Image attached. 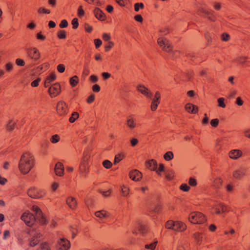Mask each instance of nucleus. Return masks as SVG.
<instances>
[{
	"label": "nucleus",
	"mask_w": 250,
	"mask_h": 250,
	"mask_svg": "<svg viewBox=\"0 0 250 250\" xmlns=\"http://www.w3.org/2000/svg\"><path fill=\"white\" fill-rule=\"evenodd\" d=\"M34 165L33 156L30 153H23L19 163V168L23 174H27Z\"/></svg>",
	"instance_id": "1"
},
{
	"label": "nucleus",
	"mask_w": 250,
	"mask_h": 250,
	"mask_svg": "<svg viewBox=\"0 0 250 250\" xmlns=\"http://www.w3.org/2000/svg\"><path fill=\"white\" fill-rule=\"evenodd\" d=\"M166 227L175 231H182L186 229V225L182 222L169 220L166 223Z\"/></svg>",
	"instance_id": "2"
},
{
	"label": "nucleus",
	"mask_w": 250,
	"mask_h": 250,
	"mask_svg": "<svg viewBox=\"0 0 250 250\" xmlns=\"http://www.w3.org/2000/svg\"><path fill=\"white\" fill-rule=\"evenodd\" d=\"M188 219L192 223L199 224H202L206 221L204 215L199 212H194L190 213Z\"/></svg>",
	"instance_id": "3"
},
{
	"label": "nucleus",
	"mask_w": 250,
	"mask_h": 250,
	"mask_svg": "<svg viewBox=\"0 0 250 250\" xmlns=\"http://www.w3.org/2000/svg\"><path fill=\"white\" fill-rule=\"evenodd\" d=\"M30 236V246L34 247L40 241V233L36 230L32 229L28 232Z\"/></svg>",
	"instance_id": "4"
},
{
	"label": "nucleus",
	"mask_w": 250,
	"mask_h": 250,
	"mask_svg": "<svg viewBox=\"0 0 250 250\" xmlns=\"http://www.w3.org/2000/svg\"><path fill=\"white\" fill-rule=\"evenodd\" d=\"M36 217L29 211L24 212L21 216V219L28 226L33 225L36 221Z\"/></svg>",
	"instance_id": "5"
},
{
	"label": "nucleus",
	"mask_w": 250,
	"mask_h": 250,
	"mask_svg": "<svg viewBox=\"0 0 250 250\" xmlns=\"http://www.w3.org/2000/svg\"><path fill=\"white\" fill-rule=\"evenodd\" d=\"M28 195L33 198H39L42 197L45 193L44 191L38 190L34 187L29 188L27 192Z\"/></svg>",
	"instance_id": "6"
},
{
	"label": "nucleus",
	"mask_w": 250,
	"mask_h": 250,
	"mask_svg": "<svg viewBox=\"0 0 250 250\" xmlns=\"http://www.w3.org/2000/svg\"><path fill=\"white\" fill-rule=\"evenodd\" d=\"M32 210L35 212L36 219L39 220L40 223L42 224H45L46 220L40 208L37 206H34L32 207Z\"/></svg>",
	"instance_id": "7"
},
{
	"label": "nucleus",
	"mask_w": 250,
	"mask_h": 250,
	"mask_svg": "<svg viewBox=\"0 0 250 250\" xmlns=\"http://www.w3.org/2000/svg\"><path fill=\"white\" fill-rule=\"evenodd\" d=\"M67 105L63 101H60L57 104V113L61 116L65 115L67 113Z\"/></svg>",
	"instance_id": "8"
},
{
	"label": "nucleus",
	"mask_w": 250,
	"mask_h": 250,
	"mask_svg": "<svg viewBox=\"0 0 250 250\" xmlns=\"http://www.w3.org/2000/svg\"><path fill=\"white\" fill-rule=\"evenodd\" d=\"M157 42L159 46L165 51L169 52L171 51V45L167 39L160 38L158 39Z\"/></svg>",
	"instance_id": "9"
},
{
	"label": "nucleus",
	"mask_w": 250,
	"mask_h": 250,
	"mask_svg": "<svg viewBox=\"0 0 250 250\" xmlns=\"http://www.w3.org/2000/svg\"><path fill=\"white\" fill-rule=\"evenodd\" d=\"M48 92L51 97H56L61 92V86L58 83L53 84L49 87Z\"/></svg>",
	"instance_id": "10"
},
{
	"label": "nucleus",
	"mask_w": 250,
	"mask_h": 250,
	"mask_svg": "<svg viewBox=\"0 0 250 250\" xmlns=\"http://www.w3.org/2000/svg\"><path fill=\"white\" fill-rule=\"evenodd\" d=\"M95 215L96 217L99 218L98 221L102 223H104V219L109 217L108 213L104 209L96 211L95 212Z\"/></svg>",
	"instance_id": "11"
},
{
	"label": "nucleus",
	"mask_w": 250,
	"mask_h": 250,
	"mask_svg": "<svg viewBox=\"0 0 250 250\" xmlns=\"http://www.w3.org/2000/svg\"><path fill=\"white\" fill-rule=\"evenodd\" d=\"M27 51L29 57L35 61H37L40 58V53L37 48L34 47L28 48Z\"/></svg>",
	"instance_id": "12"
},
{
	"label": "nucleus",
	"mask_w": 250,
	"mask_h": 250,
	"mask_svg": "<svg viewBox=\"0 0 250 250\" xmlns=\"http://www.w3.org/2000/svg\"><path fill=\"white\" fill-rule=\"evenodd\" d=\"M246 168L244 167H240L236 169L233 173V176L234 178L237 179H241L245 174Z\"/></svg>",
	"instance_id": "13"
},
{
	"label": "nucleus",
	"mask_w": 250,
	"mask_h": 250,
	"mask_svg": "<svg viewBox=\"0 0 250 250\" xmlns=\"http://www.w3.org/2000/svg\"><path fill=\"white\" fill-rule=\"evenodd\" d=\"M129 177L134 181H139L142 177L141 172L136 169L132 170L129 172Z\"/></svg>",
	"instance_id": "14"
},
{
	"label": "nucleus",
	"mask_w": 250,
	"mask_h": 250,
	"mask_svg": "<svg viewBox=\"0 0 250 250\" xmlns=\"http://www.w3.org/2000/svg\"><path fill=\"white\" fill-rule=\"evenodd\" d=\"M60 249L62 250H67L70 247V242L65 238H61L58 242Z\"/></svg>",
	"instance_id": "15"
},
{
	"label": "nucleus",
	"mask_w": 250,
	"mask_h": 250,
	"mask_svg": "<svg viewBox=\"0 0 250 250\" xmlns=\"http://www.w3.org/2000/svg\"><path fill=\"white\" fill-rule=\"evenodd\" d=\"M79 169L82 176L85 178L88 173V167H87L84 159H83V162L81 163Z\"/></svg>",
	"instance_id": "16"
},
{
	"label": "nucleus",
	"mask_w": 250,
	"mask_h": 250,
	"mask_svg": "<svg viewBox=\"0 0 250 250\" xmlns=\"http://www.w3.org/2000/svg\"><path fill=\"white\" fill-rule=\"evenodd\" d=\"M137 88L139 91H140L147 97L150 98L152 97V93L150 91H149V90L145 86L139 85L137 87Z\"/></svg>",
	"instance_id": "17"
},
{
	"label": "nucleus",
	"mask_w": 250,
	"mask_h": 250,
	"mask_svg": "<svg viewBox=\"0 0 250 250\" xmlns=\"http://www.w3.org/2000/svg\"><path fill=\"white\" fill-rule=\"evenodd\" d=\"M54 170L57 175L59 176H62L64 172V168L62 164L60 162L57 163L55 165Z\"/></svg>",
	"instance_id": "18"
},
{
	"label": "nucleus",
	"mask_w": 250,
	"mask_h": 250,
	"mask_svg": "<svg viewBox=\"0 0 250 250\" xmlns=\"http://www.w3.org/2000/svg\"><path fill=\"white\" fill-rule=\"evenodd\" d=\"M242 155V151L239 149H233L229 152V157L232 159H237Z\"/></svg>",
	"instance_id": "19"
},
{
	"label": "nucleus",
	"mask_w": 250,
	"mask_h": 250,
	"mask_svg": "<svg viewBox=\"0 0 250 250\" xmlns=\"http://www.w3.org/2000/svg\"><path fill=\"white\" fill-rule=\"evenodd\" d=\"M94 14L96 18L100 21L105 20V15L103 12L99 8H96L94 11Z\"/></svg>",
	"instance_id": "20"
},
{
	"label": "nucleus",
	"mask_w": 250,
	"mask_h": 250,
	"mask_svg": "<svg viewBox=\"0 0 250 250\" xmlns=\"http://www.w3.org/2000/svg\"><path fill=\"white\" fill-rule=\"evenodd\" d=\"M146 165L147 168H150L151 170H157V162L153 159L146 161Z\"/></svg>",
	"instance_id": "21"
},
{
	"label": "nucleus",
	"mask_w": 250,
	"mask_h": 250,
	"mask_svg": "<svg viewBox=\"0 0 250 250\" xmlns=\"http://www.w3.org/2000/svg\"><path fill=\"white\" fill-rule=\"evenodd\" d=\"M185 109L188 112L193 114L196 113L198 110L197 106L190 103L186 104Z\"/></svg>",
	"instance_id": "22"
},
{
	"label": "nucleus",
	"mask_w": 250,
	"mask_h": 250,
	"mask_svg": "<svg viewBox=\"0 0 250 250\" xmlns=\"http://www.w3.org/2000/svg\"><path fill=\"white\" fill-rule=\"evenodd\" d=\"M66 203L72 209H74L77 206L76 199L72 197H69L66 199Z\"/></svg>",
	"instance_id": "23"
},
{
	"label": "nucleus",
	"mask_w": 250,
	"mask_h": 250,
	"mask_svg": "<svg viewBox=\"0 0 250 250\" xmlns=\"http://www.w3.org/2000/svg\"><path fill=\"white\" fill-rule=\"evenodd\" d=\"M126 125L130 129H133L136 126L134 119L131 117H127L126 120Z\"/></svg>",
	"instance_id": "24"
},
{
	"label": "nucleus",
	"mask_w": 250,
	"mask_h": 250,
	"mask_svg": "<svg viewBox=\"0 0 250 250\" xmlns=\"http://www.w3.org/2000/svg\"><path fill=\"white\" fill-rule=\"evenodd\" d=\"M201 11L205 14L206 17L209 20L213 21V16L212 11L211 10H208L204 8H202Z\"/></svg>",
	"instance_id": "25"
},
{
	"label": "nucleus",
	"mask_w": 250,
	"mask_h": 250,
	"mask_svg": "<svg viewBox=\"0 0 250 250\" xmlns=\"http://www.w3.org/2000/svg\"><path fill=\"white\" fill-rule=\"evenodd\" d=\"M56 76L54 74L49 75L44 82V85L45 87L49 86L48 83L55 80Z\"/></svg>",
	"instance_id": "26"
},
{
	"label": "nucleus",
	"mask_w": 250,
	"mask_h": 250,
	"mask_svg": "<svg viewBox=\"0 0 250 250\" xmlns=\"http://www.w3.org/2000/svg\"><path fill=\"white\" fill-rule=\"evenodd\" d=\"M69 82L72 86H75L78 83L79 78L75 75L70 79Z\"/></svg>",
	"instance_id": "27"
},
{
	"label": "nucleus",
	"mask_w": 250,
	"mask_h": 250,
	"mask_svg": "<svg viewBox=\"0 0 250 250\" xmlns=\"http://www.w3.org/2000/svg\"><path fill=\"white\" fill-rule=\"evenodd\" d=\"M173 154L171 151H168L166 152L164 156V159L167 161L172 160L173 158Z\"/></svg>",
	"instance_id": "28"
},
{
	"label": "nucleus",
	"mask_w": 250,
	"mask_h": 250,
	"mask_svg": "<svg viewBox=\"0 0 250 250\" xmlns=\"http://www.w3.org/2000/svg\"><path fill=\"white\" fill-rule=\"evenodd\" d=\"M194 237L197 242V243L198 244H201L203 239V237L201 236V233L199 232H196L194 234Z\"/></svg>",
	"instance_id": "29"
},
{
	"label": "nucleus",
	"mask_w": 250,
	"mask_h": 250,
	"mask_svg": "<svg viewBox=\"0 0 250 250\" xmlns=\"http://www.w3.org/2000/svg\"><path fill=\"white\" fill-rule=\"evenodd\" d=\"M213 186L216 188H219L222 183V180L220 178H218L215 180Z\"/></svg>",
	"instance_id": "30"
},
{
	"label": "nucleus",
	"mask_w": 250,
	"mask_h": 250,
	"mask_svg": "<svg viewBox=\"0 0 250 250\" xmlns=\"http://www.w3.org/2000/svg\"><path fill=\"white\" fill-rule=\"evenodd\" d=\"M79 117V114L74 112L72 114L71 116L70 117L69 121L70 123H73Z\"/></svg>",
	"instance_id": "31"
},
{
	"label": "nucleus",
	"mask_w": 250,
	"mask_h": 250,
	"mask_svg": "<svg viewBox=\"0 0 250 250\" xmlns=\"http://www.w3.org/2000/svg\"><path fill=\"white\" fill-rule=\"evenodd\" d=\"M157 241H155L150 244L145 245V248L150 250H154L155 249Z\"/></svg>",
	"instance_id": "32"
},
{
	"label": "nucleus",
	"mask_w": 250,
	"mask_h": 250,
	"mask_svg": "<svg viewBox=\"0 0 250 250\" xmlns=\"http://www.w3.org/2000/svg\"><path fill=\"white\" fill-rule=\"evenodd\" d=\"M174 171L172 170H167V172L166 177L167 179L170 180L173 177Z\"/></svg>",
	"instance_id": "33"
},
{
	"label": "nucleus",
	"mask_w": 250,
	"mask_h": 250,
	"mask_svg": "<svg viewBox=\"0 0 250 250\" xmlns=\"http://www.w3.org/2000/svg\"><path fill=\"white\" fill-rule=\"evenodd\" d=\"M121 192L123 193V195L125 196L127 195L129 193V188L125 185H123L122 187Z\"/></svg>",
	"instance_id": "34"
},
{
	"label": "nucleus",
	"mask_w": 250,
	"mask_h": 250,
	"mask_svg": "<svg viewBox=\"0 0 250 250\" xmlns=\"http://www.w3.org/2000/svg\"><path fill=\"white\" fill-rule=\"evenodd\" d=\"M57 36L59 39H65L66 38L65 32L64 30H59Z\"/></svg>",
	"instance_id": "35"
},
{
	"label": "nucleus",
	"mask_w": 250,
	"mask_h": 250,
	"mask_svg": "<svg viewBox=\"0 0 250 250\" xmlns=\"http://www.w3.org/2000/svg\"><path fill=\"white\" fill-rule=\"evenodd\" d=\"M103 166L106 168H109L111 167L112 164L109 160H105L103 162Z\"/></svg>",
	"instance_id": "36"
},
{
	"label": "nucleus",
	"mask_w": 250,
	"mask_h": 250,
	"mask_svg": "<svg viewBox=\"0 0 250 250\" xmlns=\"http://www.w3.org/2000/svg\"><path fill=\"white\" fill-rule=\"evenodd\" d=\"M59 140V136L58 135L56 134L51 137L50 139V141L51 142V143L55 144L58 142Z\"/></svg>",
	"instance_id": "37"
},
{
	"label": "nucleus",
	"mask_w": 250,
	"mask_h": 250,
	"mask_svg": "<svg viewBox=\"0 0 250 250\" xmlns=\"http://www.w3.org/2000/svg\"><path fill=\"white\" fill-rule=\"evenodd\" d=\"M37 250H49V247L47 243H44L41 244Z\"/></svg>",
	"instance_id": "38"
},
{
	"label": "nucleus",
	"mask_w": 250,
	"mask_h": 250,
	"mask_svg": "<svg viewBox=\"0 0 250 250\" xmlns=\"http://www.w3.org/2000/svg\"><path fill=\"white\" fill-rule=\"evenodd\" d=\"M188 184L192 187H195L197 185V182L195 179L190 177L188 180Z\"/></svg>",
	"instance_id": "39"
},
{
	"label": "nucleus",
	"mask_w": 250,
	"mask_h": 250,
	"mask_svg": "<svg viewBox=\"0 0 250 250\" xmlns=\"http://www.w3.org/2000/svg\"><path fill=\"white\" fill-rule=\"evenodd\" d=\"M180 189L184 191H188L190 189V187L186 184H182L180 187Z\"/></svg>",
	"instance_id": "40"
},
{
	"label": "nucleus",
	"mask_w": 250,
	"mask_h": 250,
	"mask_svg": "<svg viewBox=\"0 0 250 250\" xmlns=\"http://www.w3.org/2000/svg\"><path fill=\"white\" fill-rule=\"evenodd\" d=\"M123 157V155L121 154H118L116 155L114 159V164H117L122 159Z\"/></svg>",
	"instance_id": "41"
},
{
	"label": "nucleus",
	"mask_w": 250,
	"mask_h": 250,
	"mask_svg": "<svg viewBox=\"0 0 250 250\" xmlns=\"http://www.w3.org/2000/svg\"><path fill=\"white\" fill-rule=\"evenodd\" d=\"M224 99L223 98H219L218 99V106L223 108L225 107L226 104L224 102Z\"/></svg>",
	"instance_id": "42"
},
{
	"label": "nucleus",
	"mask_w": 250,
	"mask_h": 250,
	"mask_svg": "<svg viewBox=\"0 0 250 250\" xmlns=\"http://www.w3.org/2000/svg\"><path fill=\"white\" fill-rule=\"evenodd\" d=\"M15 125V123H13L12 121H10L9 123L7 125V129L10 131L13 130Z\"/></svg>",
	"instance_id": "43"
},
{
	"label": "nucleus",
	"mask_w": 250,
	"mask_h": 250,
	"mask_svg": "<svg viewBox=\"0 0 250 250\" xmlns=\"http://www.w3.org/2000/svg\"><path fill=\"white\" fill-rule=\"evenodd\" d=\"M57 70L60 73H62L65 70V66L62 64H60L57 66Z\"/></svg>",
	"instance_id": "44"
},
{
	"label": "nucleus",
	"mask_w": 250,
	"mask_h": 250,
	"mask_svg": "<svg viewBox=\"0 0 250 250\" xmlns=\"http://www.w3.org/2000/svg\"><path fill=\"white\" fill-rule=\"evenodd\" d=\"M16 63L19 66H24L25 64L24 61L21 59H17L16 60Z\"/></svg>",
	"instance_id": "45"
},
{
	"label": "nucleus",
	"mask_w": 250,
	"mask_h": 250,
	"mask_svg": "<svg viewBox=\"0 0 250 250\" xmlns=\"http://www.w3.org/2000/svg\"><path fill=\"white\" fill-rule=\"evenodd\" d=\"M72 24L73 25V28H76L78 27L79 25V23L78 21V19L77 18H74L72 21Z\"/></svg>",
	"instance_id": "46"
},
{
	"label": "nucleus",
	"mask_w": 250,
	"mask_h": 250,
	"mask_svg": "<svg viewBox=\"0 0 250 250\" xmlns=\"http://www.w3.org/2000/svg\"><path fill=\"white\" fill-rule=\"evenodd\" d=\"M68 25V22L65 20H63L61 21V23L60 24V26L61 28H65L67 27Z\"/></svg>",
	"instance_id": "47"
},
{
	"label": "nucleus",
	"mask_w": 250,
	"mask_h": 250,
	"mask_svg": "<svg viewBox=\"0 0 250 250\" xmlns=\"http://www.w3.org/2000/svg\"><path fill=\"white\" fill-rule=\"evenodd\" d=\"M219 120L217 119H214L211 121L210 124L213 127H216L218 125Z\"/></svg>",
	"instance_id": "48"
},
{
	"label": "nucleus",
	"mask_w": 250,
	"mask_h": 250,
	"mask_svg": "<svg viewBox=\"0 0 250 250\" xmlns=\"http://www.w3.org/2000/svg\"><path fill=\"white\" fill-rule=\"evenodd\" d=\"M41 79L40 78H38L37 79L34 80L31 83V85L33 87H36L38 85L39 83L41 81Z\"/></svg>",
	"instance_id": "49"
},
{
	"label": "nucleus",
	"mask_w": 250,
	"mask_h": 250,
	"mask_svg": "<svg viewBox=\"0 0 250 250\" xmlns=\"http://www.w3.org/2000/svg\"><path fill=\"white\" fill-rule=\"evenodd\" d=\"M139 230L140 233L144 234L146 231V228L144 225H141L139 227Z\"/></svg>",
	"instance_id": "50"
},
{
	"label": "nucleus",
	"mask_w": 250,
	"mask_h": 250,
	"mask_svg": "<svg viewBox=\"0 0 250 250\" xmlns=\"http://www.w3.org/2000/svg\"><path fill=\"white\" fill-rule=\"evenodd\" d=\"M59 186V184L57 182H54L51 186V189L53 191H55Z\"/></svg>",
	"instance_id": "51"
},
{
	"label": "nucleus",
	"mask_w": 250,
	"mask_h": 250,
	"mask_svg": "<svg viewBox=\"0 0 250 250\" xmlns=\"http://www.w3.org/2000/svg\"><path fill=\"white\" fill-rule=\"evenodd\" d=\"M94 43L96 47L97 48L102 44V42L100 39H97L94 40Z\"/></svg>",
	"instance_id": "52"
},
{
	"label": "nucleus",
	"mask_w": 250,
	"mask_h": 250,
	"mask_svg": "<svg viewBox=\"0 0 250 250\" xmlns=\"http://www.w3.org/2000/svg\"><path fill=\"white\" fill-rule=\"evenodd\" d=\"M229 38V35L227 33H223L222 35V40L224 41H228Z\"/></svg>",
	"instance_id": "53"
},
{
	"label": "nucleus",
	"mask_w": 250,
	"mask_h": 250,
	"mask_svg": "<svg viewBox=\"0 0 250 250\" xmlns=\"http://www.w3.org/2000/svg\"><path fill=\"white\" fill-rule=\"evenodd\" d=\"M5 67L6 71H10L13 68V64L9 62L6 64Z\"/></svg>",
	"instance_id": "54"
},
{
	"label": "nucleus",
	"mask_w": 250,
	"mask_h": 250,
	"mask_svg": "<svg viewBox=\"0 0 250 250\" xmlns=\"http://www.w3.org/2000/svg\"><path fill=\"white\" fill-rule=\"evenodd\" d=\"M114 45V43L112 42H109L108 43V45L105 46V50L106 51H108L109 49H110Z\"/></svg>",
	"instance_id": "55"
},
{
	"label": "nucleus",
	"mask_w": 250,
	"mask_h": 250,
	"mask_svg": "<svg viewBox=\"0 0 250 250\" xmlns=\"http://www.w3.org/2000/svg\"><path fill=\"white\" fill-rule=\"evenodd\" d=\"M92 90L95 92H98L100 90V87L98 84H94L92 87Z\"/></svg>",
	"instance_id": "56"
},
{
	"label": "nucleus",
	"mask_w": 250,
	"mask_h": 250,
	"mask_svg": "<svg viewBox=\"0 0 250 250\" xmlns=\"http://www.w3.org/2000/svg\"><path fill=\"white\" fill-rule=\"evenodd\" d=\"M158 104L157 103H152L151 102V109L152 111H155L158 106Z\"/></svg>",
	"instance_id": "57"
},
{
	"label": "nucleus",
	"mask_w": 250,
	"mask_h": 250,
	"mask_svg": "<svg viewBox=\"0 0 250 250\" xmlns=\"http://www.w3.org/2000/svg\"><path fill=\"white\" fill-rule=\"evenodd\" d=\"M103 39L105 41H107L110 39V36L109 34L104 33L103 35Z\"/></svg>",
	"instance_id": "58"
},
{
	"label": "nucleus",
	"mask_w": 250,
	"mask_h": 250,
	"mask_svg": "<svg viewBox=\"0 0 250 250\" xmlns=\"http://www.w3.org/2000/svg\"><path fill=\"white\" fill-rule=\"evenodd\" d=\"M138 140L134 138L131 139L130 140V143L132 146H135L138 143Z\"/></svg>",
	"instance_id": "59"
},
{
	"label": "nucleus",
	"mask_w": 250,
	"mask_h": 250,
	"mask_svg": "<svg viewBox=\"0 0 250 250\" xmlns=\"http://www.w3.org/2000/svg\"><path fill=\"white\" fill-rule=\"evenodd\" d=\"M94 100V95L93 94H91L87 99V102L88 103H91Z\"/></svg>",
	"instance_id": "60"
},
{
	"label": "nucleus",
	"mask_w": 250,
	"mask_h": 250,
	"mask_svg": "<svg viewBox=\"0 0 250 250\" xmlns=\"http://www.w3.org/2000/svg\"><path fill=\"white\" fill-rule=\"evenodd\" d=\"M213 208L214 209L215 212L217 214H220L221 213V211L220 210V208L219 207L218 204L216 205Z\"/></svg>",
	"instance_id": "61"
},
{
	"label": "nucleus",
	"mask_w": 250,
	"mask_h": 250,
	"mask_svg": "<svg viewBox=\"0 0 250 250\" xmlns=\"http://www.w3.org/2000/svg\"><path fill=\"white\" fill-rule=\"evenodd\" d=\"M78 12V14L79 16H83V15L84 12V11L83 10V9H82V6H80L79 7Z\"/></svg>",
	"instance_id": "62"
},
{
	"label": "nucleus",
	"mask_w": 250,
	"mask_h": 250,
	"mask_svg": "<svg viewBox=\"0 0 250 250\" xmlns=\"http://www.w3.org/2000/svg\"><path fill=\"white\" fill-rule=\"evenodd\" d=\"M134 19L136 21L141 22L143 21V18L140 15H137L135 16Z\"/></svg>",
	"instance_id": "63"
},
{
	"label": "nucleus",
	"mask_w": 250,
	"mask_h": 250,
	"mask_svg": "<svg viewBox=\"0 0 250 250\" xmlns=\"http://www.w3.org/2000/svg\"><path fill=\"white\" fill-rule=\"evenodd\" d=\"M236 104L238 105H242L243 104V101L241 99L240 97H238L236 100Z\"/></svg>",
	"instance_id": "64"
}]
</instances>
